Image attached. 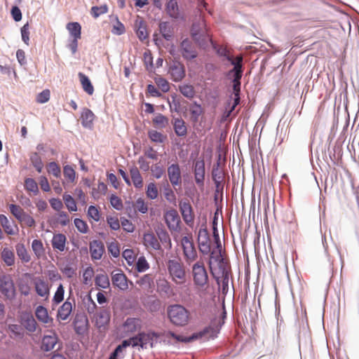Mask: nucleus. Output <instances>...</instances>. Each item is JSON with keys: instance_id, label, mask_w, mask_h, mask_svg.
<instances>
[{"instance_id": "nucleus-54", "label": "nucleus", "mask_w": 359, "mask_h": 359, "mask_svg": "<svg viewBox=\"0 0 359 359\" xmlns=\"http://www.w3.org/2000/svg\"><path fill=\"white\" fill-rule=\"evenodd\" d=\"M134 208L136 211L145 214L148 212V204L143 198H139L135 202Z\"/></svg>"}, {"instance_id": "nucleus-4", "label": "nucleus", "mask_w": 359, "mask_h": 359, "mask_svg": "<svg viewBox=\"0 0 359 359\" xmlns=\"http://www.w3.org/2000/svg\"><path fill=\"white\" fill-rule=\"evenodd\" d=\"M222 248H215L212 250H210L209 267L213 276L215 275V271H226V269L229 267L227 260L222 256Z\"/></svg>"}, {"instance_id": "nucleus-43", "label": "nucleus", "mask_w": 359, "mask_h": 359, "mask_svg": "<svg viewBox=\"0 0 359 359\" xmlns=\"http://www.w3.org/2000/svg\"><path fill=\"white\" fill-rule=\"evenodd\" d=\"M203 110L201 104L195 102L190 107L191 118L193 122H197Z\"/></svg>"}, {"instance_id": "nucleus-48", "label": "nucleus", "mask_w": 359, "mask_h": 359, "mask_svg": "<svg viewBox=\"0 0 359 359\" xmlns=\"http://www.w3.org/2000/svg\"><path fill=\"white\" fill-rule=\"evenodd\" d=\"M32 249L37 257H41L44 253L43 245L41 240L34 239L32 243Z\"/></svg>"}, {"instance_id": "nucleus-56", "label": "nucleus", "mask_w": 359, "mask_h": 359, "mask_svg": "<svg viewBox=\"0 0 359 359\" xmlns=\"http://www.w3.org/2000/svg\"><path fill=\"white\" fill-rule=\"evenodd\" d=\"M153 283L154 278L151 274H145L137 281V284L144 288H149Z\"/></svg>"}, {"instance_id": "nucleus-12", "label": "nucleus", "mask_w": 359, "mask_h": 359, "mask_svg": "<svg viewBox=\"0 0 359 359\" xmlns=\"http://www.w3.org/2000/svg\"><path fill=\"white\" fill-rule=\"evenodd\" d=\"M111 282L114 287L121 290L128 289V279L121 269H117L111 273Z\"/></svg>"}, {"instance_id": "nucleus-24", "label": "nucleus", "mask_w": 359, "mask_h": 359, "mask_svg": "<svg viewBox=\"0 0 359 359\" xmlns=\"http://www.w3.org/2000/svg\"><path fill=\"white\" fill-rule=\"evenodd\" d=\"M0 223L7 235L14 236L18 232V227L13 222H11L6 216L0 215Z\"/></svg>"}, {"instance_id": "nucleus-10", "label": "nucleus", "mask_w": 359, "mask_h": 359, "mask_svg": "<svg viewBox=\"0 0 359 359\" xmlns=\"http://www.w3.org/2000/svg\"><path fill=\"white\" fill-rule=\"evenodd\" d=\"M180 210L182 214L183 220L189 225L192 226L194 222L195 215L192 206L189 200L185 199L181 201L179 204Z\"/></svg>"}, {"instance_id": "nucleus-8", "label": "nucleus", "mask_w": 359, "mask_h": 359, "mask_svg": "<svg viewBox=\"0 0 359 359\" xmlns=\"http://www.w3.org/2000/svg\"><path fill=\"white\" fill-rule=\"evenodd\" d=\"M0 292L6 299L9 300L15 297V287L10 275L0 276Z\"/></svg>"}, {"instance_id": "nucleus-5", "label": "nucleus", "mask_w": 359, "mask_h": 359, "mask_svg": "<svg viewBox=\"0 0 359 359\" xmlns=\"http://www.w3.org/2000/svg\"><path fill=\"white\" fill-rule=\"evenodd\" d=\"M183 255L187 264H190L198 258V253L195 248L191 233H187L180 241Z\"/></svg>"}, {"instance_id": "nucleus-49", "label": "nucleus", "mask_w": 359, "mask_h": 359, "mask_svg": "<svg viewBox=\"0 0 359 359\" xmlns=\"http://www.w3.org/2000/svg\"><path fill=\"white\" fill-rule=\"evenodd\" d=\"M149 139L156 143H163L166 139V136L163 135L161 133L155 130H150L148 132Z\"/></svg>"}, {"instance_id": "nucleus-47", "label": "nucleus", "mask_w": 359, "mask_h": 359, "mask_svg": "<svg viewBox=\"0 0 359 359\" xmlns=\"http://www.w3.org/2000/svg\"><path fill=\"white\" fill-rule=\"evenodd\" d=\"M25 188L27 191L32 192L34 195H37L39 193L38 184L32 178H27L25 180Z\"/></svg>"}, {"instance_id": "nucleus-21", "label": "nucleus", "mask_w": 359, "mask_h": 359, "mask_svg": "<svg viewBox=\"0 0 359 359\" xmlns=\"http://www.w3.org/2000/svg\"><path fill=\"white\" fill-rule=\"evenodd\" d=\"M73 303L74 304V299H72L71 302L70 298L67 299V300L58 309L57 313V319L61 320H65L69 318V316L71 315L72 312Z\"/></svg>"}, {"instance_id": "nucleus-39", "label": "nucleus", "mask_w": 359, "mask_h": 359, "mask_svg": "<svg viewBox=\"0 0 359 359\" xmlns=\"http://www.w3.org/2000/svg\"><path fill=\"white\" fill-rule=\"evenodd\" d=\"M154 80L155 83L157 85L158 90L162 93H168L170 90V86L169 82L161 76L156 75Z\"/></svg>"}, {"instance_id": "nucleus-53", "label": "nucleus", "mask_w": 359, "mask_h": 359, "mask_svg": "<svg viewBox=\"0 0 359 359\" xmlns=\"http://www.w3.org/2000/svg\"><path fill=\"white\" fill-rule=\"evenodd\" d=\"M65 289L62 284H60L54 294L53 298V304L57 305L61 303L64 299Z\"/></svg>"}, {"instance_id": "nucleus-19", "label": "nucleus", "mask_w": 359, "mask_h": 359, "mask_svg": "<svg viewBox=\"0 0 359 359\" xmlns=\"http://www.w3.org/2000/svg\"><path fill=\"white\" fill-rule=\"evenodd\" d=\"M142 243L148 250H159L161 248L160 242L155 234L152 232L144 233Z\"/></svg>"}, {"instance_id": "nucleus-28", "label": "nucleus", "mask_w": 359, "mask_h": 359, "mask_svg": "<svg viewBox=\"0 0 359 359\" xmlns=\"http://www.w3.org/2000/svg\"><path fill=\"white\" fill-rule=\"evenodd\" d=\"M110 320L109 312L105 309L100 311L95 316V325L99 328L107 325Z\"/></svg>"}, {"instance_id": "nucleus-11", "label": "nucleus", "mask_w": 359, "mask_h": 359, "mask_svg": "<svg viewBox=\"0 0 359 359\" xmlns=\"http://www.w3.org/2000/svg\"><path fill=\"white\" fill-rule=\"evenodd\" d=\"M198 244L200 252L204 255L210 252V240L206 229H200L198 233Z\"/></svg>"}, {"instance_id": "nucleus-45", "label": "nucleus", "mask_w": 359, "mask_h": 359, "mask_svg": "<svg viewBox=\"0 0 359 359\" xmlns=\"http://www.w3.org/2000/svg\"><path fill=\"white\" fill-rule=\"evenodd\" d=\"M229 267L226 269V271H215V273H217L219 276L217 278V282L219 281V278H222L223 292H224L226 289L228 288L229 279Z\"/></svg>"}, {"instance_id": "nucleus-42", "label": "nucleus", "mask_w": 359, "mask_h": 359, "mask_svg": "<svg viewBox=\"0 0 359 359\" xmlns=\"http://www.w3.org/2000/svg\"><path fill=\"white\" fill-rule=\"evenodd\" d=\"M62 199L66 205V208L69 212L77 211V205L76 201L71 195L65 193L62 196Z\"/></svg>"}, {"instance_id": "nucleus-1", "label": "nucleus", "mask_w": 359, "mask_h": 359, "mask_svg": "<svg viewBox=\"0 0 359 359\" xmlns=\"http://www.w3.org/2000/svg\"><path fill=\"white\" fill-rule=\"evenodd\" d=\"M191 36L198 45L203 48L212 44V36L208 32L204 19L194 23L191 30Z\"/></svg>"}, {"instance_id": "nucleus-36", "label": "nucleus", "mask_w": 359, "mask_h": 359, "mask_svg": "<svg viewBox=\"0 0 359 359\" xmlns=\"http://www.w3.org/2000/svg\"><path fill=\"white\" fill-rule=\"evenodd\" d=\"M81 123L85 127H90L95 118V115L91 110L85 108L81 113Z\"/></svg>"}, {"instance_id": "nucleus-25", "label": "nucleus", "mask_w": 359, "mask_h": 359, "mask_svg": "<svg viewBox=\"0 0 359 359\" xmlns=\"http://www.w3.org/2000/svg\"><path fill=\"white\" fill-rule=\"evenodd\" d=\"M67 237L63 233H55L53 235L51 244L54 250L63 252L66 248Z\"/></svg>"}, {"instance_id": "nucleus-46", "label": "nucleus", "mask_w": 359, "mask_h": 359, "mask_svg": "<svg viewBox=\"0 0 359 359\" xmlns=\"http://www.w3.org/2000/svg\"><path fill=\"white\" fill-rule=\"evenodd\" d=\"M147 197L151 200L157 198L158 191L156 184L154 182H150L147 184L146 189Z\"/></svg>"}, {"instance_id": "nucleus-15", "label": "nucleus", "mask_w": 359, "mask_h": 359, "mask_svg": "<svg viewBox=\"0 0 359 359\" xmlns=\"http://www.w3.org/2000/svg\"><path fill=\"white\" fill-rule=\"evenodd\" d=\"M180 50L183 57L186 60H192L197 56V52L192 42L188 39H185L181 42Z\"/></svg>"}, {"instance_id": "nucleus-27", "label": "nucleus", "mask_w": 359, "mask_h": 359, "mask_svg": "<svg viewBox=\"0 0 359 359\" xmlns=\"http://www.w3.org/2000/svg\"><path fill=\"white\" fill-rule=\"evenodd\" d=\"M173 128L175 134L179 137H184L187 134L186 123L181 118H176L172 120Z\"/></svg>"}, {"instance_id": "nucleus-50", "label": "nucleus", "mask_w": 359, "mask_h": 359, "mask_svg": "<svg viewBox=\"0 0 359 359\" xmlns=\"http://www.w3.org/2000/svg\"><path fill=\"white\" fill-rule=\"evenodd\" d=\"M9 210L18 221H20L22 216L26 213V212H25L20 205L15 204L9 205Z\"/></svg>"}, {"instance_id": "nucleus-6", "label": "nucleus", "mask_w": 359, "mask_h": 359, "mask_svg": "<svg viewBox=\"0 0 359 359\" xmlns=\"http://www.w3.org/2000/svg\"><path fill=\"white\" fill-rule=\"evenodd\" d=\"M191 273L194 283L196 286L203 287L208 284V275L204 263L198 261L193 264L191 267Z\"/></svg>"}, {"instance_id": "nucleus-16", "label": "nucleus", "mask_w": 359, "mask_h": 359, "mask_svg": "<svg viewBox=\"0 0 359 359\" xmlns=\"http://www.w3.org/2000/svg\"><path fill=\"white\" fill-rule=\"evenodd\" d=\"M165 220L168 229L171 231H178L181 223L180 216L175 210H171L165 212Z\"/></svg>"}, {"instance_id": "nucleus-35", "label": "nucleus", "mask_w": 359, "mask_h": 359, "mask_svg": "<svg viewBox=\"0 0 359 359\" xmlns=\"http://www.w3.org/2000/svg\"><path fill=\"white\" fill-rule=\"evenodd\" d=\"M152 123L155 128L163 129L168 126L169 119L162 114H158L152 118Z\"/></svg>"}, {"instance_id": "nucleus-30", "label": "nucleus", "mask_w": 359, "mask_h": 359, "mask_svg": "<svg viewBox=\"0 0 359 359\" xmlns=\"http://www.w3.org/2000/svg\"><path fill=\"white\" fill-rule=\"evenodd\" d=\"M1 258L7 266H12L15 264V254L11 248H4L1 253Z\"/></svg>"}, {"instance_id": "nucleus-41", "label": "nucleus", "mask_w": 359, "mask_h": 359, "mask_svg": "<svg viewBox=\"0 0 359 359\" xmlns=\"http://www.w3.org/2000/svg\"><path fill=\"white\" fill-rule=\"evenodd\" d=\"M16 252L19 258L24 262H28L30 261V256L27 252V250L22 243H18L15 246Z\"/></svg>"}, {"instance_id": "nucleus-9", "label": "nucleus", "mask_w": 359, "mask_h": 359, "mask_svg": "<svg viewBox=\"0 0 359 359\" xmlns=\"http://www.w3.org/2000/svg\"><path fill=\"white\" fill-rule=\"evenodd\" d=\"M34 290L37 295L44 300H48L50 296V285L48 282L41 276L33 278Z\"/></svg>"}, {"instance_id": "nucleus-62", "label": "nucleus", "mask_w": 359, "mask_h": 359, "mask_svg": "<svg viewBox=\"0 0 359 359\" xmlns=\"http://www.w3.org/2000/svg\"><path fill=\"white\" fill-rule=\"evenodd\" d=\"M136 34L139 39L142 41H144L148 38V32L147 30L146 25L143 23V22H140L137 29L136 30Z\"/></svg>"}, {"instance_id": "nucleus-14", "label": "nucleus", "mask_w": 359, "mask_h": 359, "mask_svg": "<svg viewBox=\"0 0 359 359\" xmlns=\"http://www.w3.org/2000/svg\"><path fill=\"white\" fill-rule=\"evenodd\" d=\"M205 162L203 158L196 161L194 163V174L196 183L203 187L205 180Z\"/></svg>"}, {"instance_id": "nucleus-37", "label": "nucleus", "mask_w": 359, "mask_h": 359, "mask_svg": "<svg viewBox=\"0 0 359 359\" xmlns=\"http://www.w3.org/2000/svg\"><path fill=\"white\" fill-rule=\"evenodd\" d=\"M66 28L73 38H81V26L79 22H69L67 24Z\"/></svg>"}, {"instance_id": "nucleus-2", "label": "nucleus", "mask_w": 359, "mask_h": 359, "mask_svg": "<svg viewBox=\"0 0 359 359\" xmlns=\"http://www.w3.org/2000/svg\"><path fill=\"white\" fill-rule=\"evenodd\" d=\"M169 277L176 285H183L187 281V271L180 259H169L166 262Z\"/></svg>"}, {"instance_id": "nucleus-59", "label": "nucleus", "mask_w": 359, "mask_h": 359, "mask_svg": "<svg viewBox=\"0 0 359 359\" xmlns=\"http://www.w3.org/2000/svg\"><path fill=\"white\" fill-rule=\"evenodd\" d=\"M94 274L95 271L91 266H89L85 269L82 275L83 283L85 285H88L91 282Z\"/></svg>"}, {"instance_id": "nucleus-44", "label": "nucleus", "mask_w": 359, "mask_h": 359, "mask_svg": "<svg viewBox=\"0 0 359 359\" xmlns=\"http://www.w3.org/2000/svg\"><path fill=\"white\" fill-rule=\"evenodd\" d=\"M22 324L29 332H34L36 329V322L32 316L23 318Z\"/></svg>"}, {"instance_id": "nucleus-22", "label": "nucleus", "mask_w": 359, "mask_h": 359, "mask_svg": "<svg viewBox=\"0 0 359 359\" xmlns=\"http://www.w3.org/2000/svg\"><path fill=\"white\" fill-rule=\"evenodd\" d=\"M141 338V344L142 348L146 347L147 345H149L151 347H153L154 344H156L161 337V334L154 332H140V333Z\"/></svg>"}, {"instance_id": "nucleus-40", "label": "nucleus", "mask_w": 359, "mask_h": 359, "mask_svg": "<svg viewBox=\"0 0 359 359\" xmlns=\"http://www.w3.org/2000/svg\"><path fill=\"white\" fill-rule=\"evenodd\" d=\"M63 175L65 178L70 183H76V172L72 166L67 165L63 167Z\"/></svg>"}, {"instance_id": "nucleus-57", "label": "nucleus", "mask_w": 359, "mask_h": 359, "mask_svg": "<svg viewBox=\"0 0 359 359\" xmlns=\"http://www.w3.org/2000/svg\"><path fill=\"white\" fill-rule=\"evenodd\" d=\"M88 217L95 222H98L100 219V208L95 205H90L87 212Z\"/></svg>"}, {"instance_id": "nucleus-3", "label": "nucleus", "mask_w": 359, "mask_h": 359, "mask_svg": "<svg viewBox=\"0 0 359 359\" xmlns=\"http://www.w3.org/2000/svg\"><path fill=\"white\" fill-rule=\"evenodd\" d=\"M170 322L177 326H184L189 321V312L180 304L170 305L167 309Z\"/></svg>"}, {"instance_id": "nucleus-7", "label": "nucleus", "mask_w": 359, "mask_h": 359, "mask_svg": "<svg viewBox=\"0 0 359 359\" xmlns=\"http://www.w3.org/2000/svg\"><path fill=\"white\" fill-rule=\"evenodd\" d=\"M140 333L133 337H130L128 339L123 340L122 343L118 345L113 353H111L109 359H121L123 358L125 356V349L130 346H140L142 347V342Z\"/></svg>"}, {"instance_id": "nucleus-58", "label": "nucleus", "mask_w": 359, "mask_h": 359, "mask_svg": "<svg viewBox=\"0 0 359 359\" xmlns=\"http://www.w3.org/2000/svg\"><path fill=\"white\" fill-rule=\"evenodd\" d=\"M180 91L187 98H192L195 95V90L191 85L184 84L180 86Z\"/></svg>"}, {"instance_id": "nucleus-26", "label": "nucleus", "mask_w": 359, "mask_h": 359, "mask_svg": "<svg viewBox=\"0 0 359 359\" xmlns=\"http://www.w3.org/2000/svg\"><path fill=\"white\" fill-rule=\"evenodd\" d=\"M57 343V336L55 332L45 335L42 339L41 349L44 351H49L54 348Z\"/></svg>"}, {"instance_id": "nucleus-60", "label": "nucleus", "mask_w": 359, "mask_h": 359, "mask_svg": "<svg viewBox=\"0 0 359 359\" xmlns=\"http://www.w3.org/2000/svg\"><path fill=\"white\" fill-rule=\"evenodd\" d=\"M47 172L52 174L54 177L58 178L61 175V169L59 165L55 162H50L47 165Z\"/></svg>"}, {"instance_id": "nucleus-63", "label": "nucleus", "mask_w": 359, "mask_h": 359, "mask_svg": "<svg viewBox=\"0 0 359 359\" xmlns=\"http://www.w3.org/2000/svg\"><path fill=\"white\" fill-rule=\"evenodd\" d=\"M61 271L65 277L72 278L76 274V267L68 264L61 269Z\"/></svg>"}, {"instance_id": "nucleus-55", "label": "nucleus", "mask_w": 359, "mask_h": 359, "mask_svg": "<svg viewBox=\"0 0 359 359\" xmlns=\"http://www.w3.org/2000/svg\"><path fill=\"white\" fill-rule=\"evenodd\" d=\"M135 269L138 272H144L149 269V264L144 256L137 259L135 264Z\"/></svg>"}, {"instance_id": "nucleus-64", "label": "nucleus", "mask_w": 359, "mask_h": 359, "mask_svg": "<svg viewBox=\"0 0 359 359\" xmlns=\"http://www.w3.org/2000/svg\"><path fill=\"white\" fill-rule=\"evenodd\" d=\"M57 222L61 226H65L70 222V217L67 212L65 211H60L57 214Z\"/></svg>"}, {"instance_id": "nucleus-52", "label": "nucleus", "mask_w": 359, "mask_h": 359, "mask_svg": "<svg viewBox=\"0 0 359 359\" xmlns=\"http://www.w3.org/2000/svg\"><path fill=\"white\" fill-rule=\"evenodd\" d=\"M157 236L158 238L163 245H165V246L169 248H171V240L168 233L165 230L161 229L157 231Z\"/></svg>"}, {"instance_id": "nucleus-31", "label": "nucleus", "mask_w": 359, "mask_h": 359, "mask_svg": "<svg viewBox=\"0 0 359 359\" xmlns=\"http://www.w3.org/2000/svg\"><path fill=\"white\" fill-rule=\"evenodd\" d=\"M78 76L83 90L89 95H92L94 93V87L89 78L82 72H79Z\"/></svg>"}, {"instance_id": "nucleus-51", "label": "nucleus", "mask_w": 359, "mask_h": 359, "mask_svg": "<svg viewBox=\"0 0 359 359\" xmlns=\"http://www.w3.org/2000/svg\"><path fill=\"white\" fill-rule=\"evenodd\" d=\"M30 161L36 170L41 172L43 169V163L39 154L36 152L32 153L30 156Z\"/></svg>"}, {"instance_id": "nucleus-18", "label": "nucleus", "mask_w": 359, "mask_h": 359, "mask_svg": "<svg viewBox=\"0 0 359 359\" xmlns=\"http://www.w3.org/2000/svg\"><path fill=\"white\" fill-rule=\"evenodd\" d=\"M169 73L174 81H180L185 76L184 67L181 62H173L170 66Z\"/></svg>"}, {"instance_id": "nucleus-20", "label": "nucleus", "mask_w": 359, "mask_h": 359, "mask_svg": "<svg viewBox=\"0 0 359 359\" xmlns=\"http://www.w3.org/2000/svg\"><path fill=\"white\" fill-rule=\"evenodd\" d=\"M89 249L91 258L93 260L100 259L104 252V245L102 241L98 240L91 241Z\"/></svg>"}, {"instance_id": "nucleus-13", "label": "nucleus", "mask_w": 359, "mask_h": 359, "mask_svg": "<svg viewBox=\"0 0 359 359\" xmlns=\"http://www.w3.org/2000/svg\"><path fill=\"white\" fill-rule=\"evenodd\" d=\"M142 327V320L138 318H128L121 327L122 332L125 336L131 334Z\"/></svg>"}, {"instance_id": "nucleus-33", "label": "nucleus", "mask_w": 359, "mask_h": 359, "mask_svg": "<svg viewBox=\"0 0 359 359\" xmlns=\"http://www.w3.org/2000/svg\"><path fill=\"white\" fill-rule=\"evenodd\" d=\"M166 11L170 17L172 18H181L177 0H169L166 4Z\"/></svg>"}, {"instance_id": "nucleus-34", "label": "nucleus", "mask_w": 359, "mask_h": 359, "mask_svg": "<svg viewBox=\"0 0 359 359\" xmlns=\"http://www.w3.org/2000/svg\"><path fill=\"white\" fill-rule=\"evenodd\" d=\"M159 30L163 37L169 41L173 36V29L168 22H162L159 24Z\"/></svg>"}, {"instance_id": "nucleus-32", "label": "nucleus", "mask_w": 359, "mask_h": 359, "mask_svg": "<svg viewBox=\"0 0 359 359\" xmlns=\"http://www.w3.org/2000/svg\"><path fill=\"white\" fill-rule=\"evenodd\" d=\"M130 175L134 187L137 189H142L144 184L143 179L138 168L135 166L131 168Z\"/></svg>"}, {"instance_id": "nucleus-23", "label": "nucleus", "mask_w": 359, "mask_h": 359, "mask_svg": "<svg viewBox=\"0 0 359 359\" xmlns=\"http://www.w3.org/2000/svg\"><path fill=\"white\" fill-rule=\"evenodd\" d=\"M212 180L215 184L217 189L223 188V182L224 180V172L223 168L220 166V163L218 162L217 165L213 167L212 171Z\"/></svg>"}, {"instance_id": "nucleus-61", "label": "nucleus", "mask_w": 359, "mask_h": 359, "mask_svg": "<svg viewBox=\"0 0 359 359\" xmlns=\"http://www.w3.org/2000/svg\"><path fill=\"white\" fill-rule=\"evenodd\" d=\"M151 171L154 177L156 179H160L165 173L164 168L159 163L152 165Z\"/></svg>"}, {"instance_id": "nucleus-38", "label": "nucleus", "mask_w": 359, "mask_h": 359, "mask_svg": "<svg viewBox=\"0 0 359 359\" xmlns=\"http://www.w3.org/2000/svg\"><path fill=\"white\" fill-rule=\"evenodd\" d=\"M95 283L96 286L102 289H107L110 285L109 277L104 273L97 274L95 276Z\"/></svg>"}, {"instance_id": "nucleus-29", "label": "nucleus", "mask_w": 359, "mask_h": 359, "mask_svg": "<svg viewBox=\"0 0 359 359\" xmlns=\"http://www.w3.org/2000/svg\"><path fill=\"white\" fill-rule=\"evenodd\" d=\"M37 319L44 324H51L53 319L49 316L48 310L43 306H39L35 311Z\"/></svg>"}, {"instance_id": "nucleus-17", "label": "nucleus", "mask_w": 359, "mask_h": 359, "mask_svg": "<svg viewBox=\"0 0 359 359\" xmlns=\"http://www.w3.org/2000/svg\"><path fill=\"white\" fill-rule=\"evenodd\" d=\"M168 176L173 187L179 186L182 183L181 170L178 163H172L168 167Z\"/></svg>"}]
</instances>
